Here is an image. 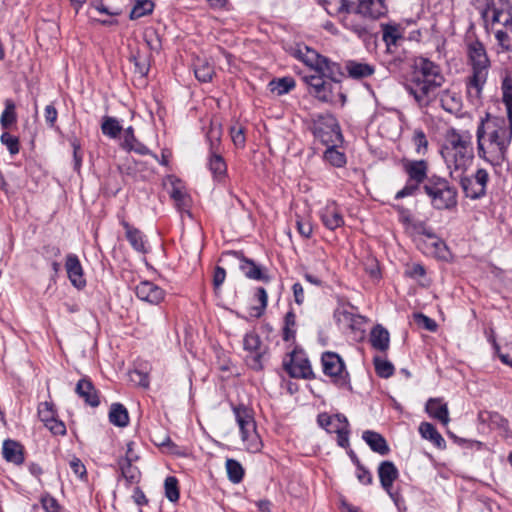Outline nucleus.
I'll use <instances>...</instances> for the list:
<instances>
[{
	"mask_svg": "<svg viewBox=\"0 0 512 512\" xmlns=\"http://www.w3.org/2000/svg\"><path fill=\"white\" fill-rule=\"evenodd\" d=\"M336 15L342 26L359 38H365L370 34L371 27L367 22L368 17L358 12V8L352 6L350 0H340Z\"/></svg>",
	"mask_w": 512,
	"mask_h": 512,
	"instance_id": "obj_7",
	"label": "nucleus"
},
{
	"mask_svg": "<svg viewBox=\"0 0 512 512\" xmlns=\"http://www.w3.org/2000/svg\"><path fill=\"white\" fill-rule=\"evenodd\" d=\"M323 373L333 382L344 385L347 382L348 372L341 357L334 352H325L321 357Z\"/></svg>",
	"mask_w": 512,
	"mask_h": 512,
	"instance_id": "obj_11",
	"label": "nucleus"
},
{
	"mask_svg": "<svg viewBox=\"0 0 512 512\" xmlns=\"http://www.w3.org/2000/svg\"><path fill=\"white\" fill-rule=\"evenodd\" d=\"M1 142L7 147L10 154L15 155L19 152V140L17 137L9 134L8 132H4L1 135Z\"/></svg>",
	"mask_w": 512,
	"mask_h": 512,
	"instance_id": "obj_54",
	"label": "nucleus"
},
{
	"mask_svg": "<svg viewBox=\"0 0 512 512\" xmlns=\"http://www.w3.org/2000/svg\"><path fill=\"white\" fill-rule=\"evenodd\" d=\"M362 438L374 452L380 455L388 454L389 446L381 434L367 430L363 432Z\"/></svg>",
	"mask_w": 512,
	"mask_h": 512,
	"instance_id": "obj_25",
	"label": "nucleus"
},
{
	"mask_svg": "<svg viewBox=\"0 0 512 512\" xmlns=\"http://www.w3.org/2000/svg\"><path fill=\"white\" fill-rule=\"evenodd\" d=\"M468 53L472 65V75L468 77L466 83L467 96L474 105H477L481 100L482 90L487 81L490 62L484 46L478 41L469 46Z\"/></svg>",
	"mask_w": 512,
	"mask_h": 512,
	"instance_id": "obj_5",
	"label": "nucleus"
},
{
	"mask_svg": "<svg viewBox=\"0 0 512 512\" xmlns=\"http://www.w3.org/2000/svg\"><path fill=\"white\" fill-rule=\"evenodd\" d=\"M136 296L150 304L157 305L165 297L164 290L151 281H142L135 287Z\"/></svg>",
	"mask_w": 512,
	"mask_h": 512,
	"instance_id": "obj_13",
	"label": "nucleus"
},
{
	"mask_svg": "<svg viewBox=\"0 0 512 512\" xmlns=\"http://www.w3.org/2000/svg\"><path fill=\"white\" fill-rule=\"evenodd\" d=\"M356 465H357L356 476H357V479L359 480V482H361L362 484H365V485L371 484L372 483L371 473L360 464L359 459H356Z\"/></svg>",
	"mask_w": 512,
	"mask_h": 512,
	"instance_id": "obj_59",
	"label": "nucleus"
},
{
	"mask_svg": "<svg viewBox=\"0 0 512 512\" xmlns=\"http://www.w3.org/2000/svg\"><path fill=\"white\" fill-rule=\"evenodd\" d=\"M378 476L383 489L392 497L391 489L399 472L391 461H383L378 467Z\"/></svg>",
	"mask_w": 512,
	"mask_h": 512,
	"instance_id": "obj_20",
	"label": "nucleus"
},
{
	"mask_svg": "<svg viewBox=\"0 0 512 512\" xmlns=\"http://www.w3.org/2000/svg\"><path fill=\"white\" fill-rule=\"evenodd\" d=\"M404 169L409 176L410 181L422 183L427 176V163L424 160L407 161Z\"/></svg>",
	"mask_w": 512,
	"mask_h": 512,
	"instance_id": "obj_28",
	"label": "nucleus"
},
{
	"mask_svg": "<svg viewBox=\"0 0 512 512\" xmlns=\"http://www.w3.org/2000/svg\"><path fill=\"white\" fill-rule=\"evenodd\" d=\"M231 139L237 147H244L245 135L242 127L232 126L230 129Z\"/></svg>",
	"mask_w": 512,
	"mask_h": 512,
	"instance_id": "obj_57",
	"label": "nucleus"
},
{
	"mask_svg": "<svg viewBox=\"0 0 512 512\" xmlns=\"http://www.w3.org/2000/svg\"><path fill=\"white\" fill-rule=\"evenodd\" d=\"M450 114H454L461 121L458 126L450 127V136L461 133V130H467L471 134L473 127V118L469 111L463 110L462 100L455 95L450 97Z\"/></svg>",
	"mask_w": 512,
	"mask_h": 512,
	"instance_id": "obj_12",
	"label": "nucleus"
},
{
	"mask_svg": "<svg viewBox=\"0 0 512 512\" xmlns=\"http://www.w3.org/2000/svg\"><path fill=\"white\" fill-rule=\"evenodd\" d=\"M286 371L293 378H309L312 368L307 358L302 355L292 354L289 363L285 364Z\"/></svg>",
	"mask_w": 512,
	"mask_h": 512,
	"instance_id": "obj_16",
	"label": "nucleus"
},
{
	"mask_svg": "<svg viewBox=\"0 0 512 512\" xmlns=\"http://www.w3.org/2000/svg\"><path fill=\"white\" fill-rule=\"evenodd\" d=\"M243 347L246 351L253 354L251 366L254 369H261V359L265 353V350L262 348L261 339L258 334L255 332H249L244 336L243 339Z\"/></svg>",
	"mask_w": 512,
	"mask_h": 512,
	"instance_id": "obj_17",
	"label": "nucleus"
},
{
	"mask_svg": "<svg viewBox=\"0 0 512 512\" xmlns=\"http://www.w3.org/2000/svg\"><path fill=\"white\" fill-rule=\"evenodd\" d=\"M298 57L315 72L302 77L308 93L321 102L344 106L346 95L340 85V66L308 47L299 49Z\"/></svg>",
	"mask_w": 512,
	"mask_h": 512,
	"instance_id": "obj_1",
	"label": "nucleus"
},
{
	"mask_svg": "<svg viewBox=\"0 0 512 512\" xmlns=\"http://www.w3.org/2000/svg\"><path fill=\"white\" fill-rule=\"evenodd\" d=\"M165 495L171 502H176L179 499L178 480L173 477H167L164 482Z\"/></svg>",
	"mask_w": 512,
	"mask_h": 512,
	"instance_id": "obj_49",
	"label": "nucleus"
},
{
	"mask_svg": "<svg viewBox=\"0 0 512 512\" xmlns=\"http://www.w3.org/2000/svg\"><path fill=\"white\" fill-rule=\"evenodd\" d=\"M327 162L335 167H342L346 163V157L343 153L335 149V146L328 145L324 153Z\"/></svg>",
	"mask_w": 512,
	"mask_h": 512,
	"instance_id": "obj_45",
	"label": "nucleus"
},
{
	"mask_svg": "<svg viewBox=\"0 0 512 512\" xmlns=\"http://www.w3.org/2000/svg\"><path fill=\"white\" fill-rule=\"evenodd\" d=\"M427 413L439 420L441 423L446 424L448 422V410L446 403L441 399H429L426 403Z\"/></svg>",
	"mask_w": 512,
	"mask_h": 512,
	"instance_id": "obj_30",
	"label": "nucleus"
},
{
	"mask_svg": "<svg viewBox=\"0 0 512 512\" xmlns=\"http://www.w3.org/2000/svg\"><path fill=\"white\" fill-rule=\"evenodd\" d=\"M413 142L416 146V151L422 153L427 148L428 142L423 131L416 130L413 135Z\"/></svg>",
	"mask_w": 512,
	"mask_h": 512,
	"instance_id": "obj_60",
	"label": "nucleus"
},
{
	"mask_svg": "<svg viewBox=\"0 0 512 512\" xmlns=\"http://www.w3.org/2000/svg\"><path fill=\"white\" fill-rule=\"evenodd\" d=\"M418 430L422 438L430 441L434 446L438 448H445V439L441 436V434L436 430V428L431 423L422 422Z\"/></svg>",
	"mask_w": 512,
	"mask_h": 512,
	"instance_id": "obj_31",
	"label": "nucleus"
},
{
	"mask_svg": "<svg viewBox=\"0 0 512 512\" xmlns=\"http://www.w3.org/2000/svg\"><path fill=\"white\" fill-rule=\"evenodd\" d=\"M170 196L179 209L188 206L189 197L181 186V182L179 180L172 181V190L170 192Z\"/></svg>",
	"mask_w": 512,
	"mask_h": 512,
	"instance_id": "obj_39",
	"label": "nucleus"
},
{
	"mask_svg": "<svg viewBox=\"0 0 512 512\" xmlns=\"http://www.w3.org/2000/svg\"><path fill=\"white\" fill-rule=\"evenodd\" d=\"M382 39L388 49L396 46L398 41L403 38L402 28L397 24H382Z\"/></svg>",
	"mask_w": 512,
	"mask_h": 512,
	"instance_id": "obj_34",
	"label": "nucleus"
},
{
	"mask_svg": "<svg viewBox=\"0 0 512 512\" xmlns=\"http://www.w3.org/2000/svg\"><path fill=\"white\" fill-rule=\"evenodd\" d=\"M154 4L150 0H139L133 6L130 12V19H139L153 11Z\"/></svg>",
	"mask_w": 512,
	"mask_h": 512,
	"instance_id": "obj_42",
	"label": "nucleus"
},
{
	"mask_svg": "<svg viewBox=\"0 0 512 512\" xmlns=\"http://www.w3.org/2000/svg\"><path fill=\"white\" fill-rule=\"evenodd\" d=\"M502 101L504 105L512 103V76L505 75L501 83Z\"/></svg>",
	"mask_w": 512,
	"mask_h": 512,
	"instance_id": "obj_52",
	"label": "nucleus"
},
{
	"mask_svg": "<svg viewBox=\"0 0 512 512\" xmlns=\"http://www.w3.org/2000/svg\"><path fill=\"white\" fill-rule=\"evenodd\" d=\"M131 60L135 66V72L140 76H146L149 71V61L148 57L144 54H141L139 51L131 56Z\"/></svg>",
	"mask_w": 512,
	"mask_h": 512,
	"instance_id": "obj_48",
	"label": "nucleus"
},
{
	"mask_svg": "<svg viewBox=\"0 0 512 512\" xmlns=\"http://www.w3.org/2000/svg\"><path fill=\"white\" fill-rule=\"evenodd\" d=\"M414 322L419 326L422 327L428 331H435L437 328V324L434 320L429 318L428 316L422 314V313H415L413 315Z\"/></svg>",
	"mask_w": 512,
	"mask_h": 512,
	"instance_id": "obj_53",
	"label": "nucleus"
},
{
	"mask_svg": "<svg viewBox=\"0 0 512 512\" xmlns=\"http://www.w3.org/2000/svg\"><path fill=\"white\" fill-rule=\"evenodd\" d=\"M42 506L46 512H59V504L53 497H44Z\"/></svg>",
	"mask_w": 512,
	"mask_h": 512,
	"instance_id": "obj_64",
	"label": "nucleus"
},
{
	"mask_svg": "<svg viewBox=\"0 0 512 512\" xmlns=\"http://www.w3.org/2000/svg\"><path fill=\"white\" fill-rule=\"evenodd\" d=\"M232 411L246 449L252 453L259 452L263 444L257 433L253 410L244 404H239L233 405Z\"/></svg>",
	"mask_w": 512,
	"mask_h": 512,
	"instance_id": "obj_6",
	"label": "nucleus"
},
{
	"mask_svg": "<svg viewBox=\"0 0 512 512\" xmlns=\"http://www.w3.org/2000/svg\"><path fill=\"white\" fill-rule=\"evenodd\" d=\"M472 134L467 130L450 136V145L453 153L452 178L461 188L464 196L471 200H478L486 196L489 173L484 168L472 169L473 150L471 146Z\"/></svg>",
	"mask_w": 512,
	"mask_h": 512,
	"instance_id": "obj_2",
	"label": "nucleus"
},
{
	"mask_svg": "<svg viewBox=\"0 0 512 512\" xmlns=\"http://www.w3.org/2000/svg\"><path fill=\"white\" fill-rule=\"evenodd\" d=\"M69 466L74 474L80 479H83L86 476V468L79 458L73 457L69 461Z\"/></svg>",
	"mask_w": 512,
	"mask_h": 512,
	"instance_id": "obj_58",
	"label": "nucleus"
},
{
	"mask_svg": "<svg viewBox=\"0 0 512 512\" xmlns=\"http://www.w3.org/2000/svg\"><path fill=\"white\" fill-rule=\"evenodd\" d=\"M478 154L492 165H500L506 160L512 141V129L504 121L489 125L484 131L482 125L477 130Z\"/></svg>",
	"mask_w": 512,
	"mask_h": 512,
	"instance_id": "obj_3",
	"label": "nucleus"
},
{
	"mask_svg": "<svg viewBox=\"0 0 512 512\" xmlns=\"http://www.w3.org/2000/svg\"><path fill=\"white\" fill-rule=\"evenodd\" d=\"M443 81L438 66L428 59L420 58L415 63L413 78L411 83L406 85V89L419 104H423L429 94Z\"/></svg>",
	"mask_w": 512,
	"mask_h": 512,
	"instance_id": "obj_4",
	"label": "nucleus"
},
{
	"mask_svg": "<svg viewBox=\"0 0 512 512\" xmlns=\"http://www.w3.org/2000/svg\"><path fill=\"white\" fill-rule=\"evenodd\" d=\"M358 12L370 20H377L388 12L386 0H356Z\"/></svg>",
	"mask_w": 512,
	"mask_h": 512,
	"instance_id": "obj_14",
	"label": "nucleus"
},
{
	"mask_svg": "<svg viewBox=\"0 0 512 512\" xmlns=\"http://www.w3.org/2000/svg\"><path fill=\"white\" fill-rule=\"evenodd\" d=\"M38 416L40 420L46 425L51 419L56 417L53 405L49 402H42L38 406Z\"/></svg>",
	"mask_w": 512,
	"mask_h": 512,
	"instance_id": "obj_51",
	"label": "nucleus"
},
{
	"mask_svg": "<svg viewBox=\"0 0 512 512\" xmlns=\"http://www.w3.org/2000/svg\"><path fill=\"white\" fill-rule=\"evenodd\" d=\"M119 466L123 477L130 483L137 482L140 476V471L133 462L119 461Z\"/></svg>",
	"mask_w": 512,
	"mask_h": 512,
	"instance_id": "obj_46",
	"label": "nucleus"
},
{
	"mask_svg": "<svg viewBox=\"0 0 512 512\" xmlns=\"http://www.w3.org/2000/svg\"><path fill=\"white\" fill-rule=\"evenodd\" d=\"M269 86L272 92L280 96L290 92L295 87V81L292 77H283L272 80Z\"/></svg>",
	"mask_w": 512,
	"mask_h": 512,
	"instance_id": "obj_40",
	"label": "nucleus"
},
{
	"mask_svg": "<svg viewBox=\"0 0 512 512\" xmlns=\"http://www.w3.org/2000/svg\"><path fill=\"white\" fill-rule=\"evenodd\" d=\"M65 269L71 284L77 289L85 287L83 268L79 258L75 254H68L65 262Z\"/></svg>",
	"mask_w": 512,
	"mask_h": 512,
	"instance_id": "obj_15",
	"label": "nucleus"
},
{
	"mask_svg": "<svg viewBox=\"0 0 512 512\" xmlns=\"http://www.w3.org/2000/svg\"><path fill=\"white\" fill-rule=\"evenodd\" d=\"M208 165L210 171L216 179L220 180L226 175L227 165L223 157L218 154L217 151L211 152Z\"/></svg>",
	"mask_w": 512,
	"mask_h": 512,
	"instance_id": "obj_37",
	"label": "nucleus"
},
{
	"mask_svg": "<svg viewBox=\"0 0 512 512\" xmlns=\"http://www.w3.org/2000/svg\"><path fill=\"white\" fill-rule=\"evenodd\" d=\"M226 470L228 478L231 482L239 483L243 479L244 469L238 461L234 459H227Z\"/></svg>",
	"mask_w": 512,
	"mask_h": 512,
	"instance_id": "obj_41",
	"label": "nucleus"
},
{
	"mask_svg": "<svg viewBox=\"0 0 512 512\" xmlns=\"http://www.w3.org/2000/svg\"><path fill=\"white\" fill-rule=\"evenodd\" d=\"M240 270L249 279L263 282L270 281V276L267 274L266 270L250 259L242 258Z\"/></svg>",
	"mask_w": 512,
	"mask_h": 512,
	"instance_id": "obj_23",
	"label": "nucleus"
},
{
	"mask_svg": "<svg viewBox=\"0 0 512 512\" xmlns=\"http://www.w3.org/2000/svg\"><path fill=\"white\" fill-rule=\"evenodd\" d=\"M296 226L298 232L305 238H309L312 234V225L309 221H304L302 219H298L296 221Z\"/></svg>",
	"mask_w": 512,
	"mask_h": 512,
	"instance_id": "obj_63",
	"label": "nucleus"
},
{
	"mask_svg": "<svg viewBox=\"0 0 512 512\" xmlns=\"http://www.w3.org/2000/svg\"><path fill=\"white\" fill-rule=\"evenodd\" d=\"M54 435H65L66 434V427L65 424L56 419H51L46 425H45Z\"/></svg>",
	"mask_w": 512,
	"mask_h": 512,
	"instance_id": "obj_61",
	"label": "nucleus"
},
{
	"mask_svg": "<svg viewBox=\"0 0 512 512\" xmlns=\"http://www.w3.org/2000/svg\"><path fill=\"white\" fill-rule=\"evenodd\" d=\"M295 314L293 312H288L285 316V327H284V339L289 340L295 333L293 329L295 326Z\"/></svg>",
	"mask_w": 512,
	"mask_h": 512,
	"instance_id": "obj_56",
	"label": "nucleus"
},
{
	"mask_svg": "<svg viewBox=\"0 0 512 512\" xmlns=\"http://www.w3.org/2000/svg\"><path fill=\"white\" fill-rule=\"evenodd\" d=\"M481 17L485 23L494 26L512 20V6L509 0H477Z\"/></svg>",
	"mask_w": 512,
	"mask_h": 512,
	"instance_id": "obj_8",
	"label": "nucleus"
},
{
	"mask_svg": "<svg viewBox=\"0 0 512 512\" xmlns=\"http://www.w3.org/2000/svg\"><path fill=\"white\" fill-rule=\"evenodd\" d=\"M426 193L431 198L432 204L437 209L448 208V200L445 197L448 191V185L446 181H441L437 184H427L424 186Z\"/></svg>",
	"mask_w": 512,
	"mask_h": 512,
	"instance_id": "obj_19",
	"label": "nucleus"
},
{
	"mask_svg": "<svg viewBox=\"0 0 512 512\" xmlns=\"http://www.w3.org/2000/svg\"><path fill=\"white\" fill-rule=\"evenodd\" d=\"M6 107L2 112L0 123L4 129H7L16 122L15 105L11 100H6Z\"/></svg>",
	"mask_w": 512,
	"mask_h": 512,
	"instance_id": "obj_47",
	"label": "nucleus"
},
{
	"mask_svg": "<svg viewBox=\"0 0 512 512\" xmlns=\"http://www.w3.org/2000/svg\"><path fill=\"white\" fill-rule=\"evenodd\" d=\"M501 24L503 28L495 32L497 44L502 52H512V20Z\"/></svg>",
	"mask_w": 512,
	"mask_h": 512,
	"instance_id": "obj_32",
	"label": "nucleus"
},
{
	"mask_svg": "<svg viewBox=\"0 0 512 512\" xmlns=\"http://www.w3.org/2000/svg\"><path fill=\"white\" fill-rule=\"evenodd\" d=\"M370 343L373 348L379 351H386L390 345V336L387 329L382 325H376L370 333Z\"/></svg>",
	"mask_w": 512,
	"mask_h": 512,
	"instance_id": "obj_27",
	"label": "nucleus"
},
{
	"mask_svg": "<svg viewBox=\"0 0 512 512\" xmlns=\"http://www.w3.org/2000/svg\"><path fill=\"white\" fill-rule=\"evenodd\" d=\"M420 183H416L413 181H408L407 184L397 192L396 198L400 199L409 195H412L419 187Z\"/></svg>",
	"mask_w": 512,
	"mask_h": 512,
	"instance_id": "obj_62",
	"label": "nucleus"
},
{
	"mask_svg": "<svg viewBox=\"0 0 512 512\" xmlns=\"http://www.w3.org/2000/svg\"><path fill=\"white\" fill-rule=\"evenodd\" d=\"M424 253L435 258L444 259L447 252L446 243L434 234H426L422 242Z\"/></svg>",
	"mask_w": 512,
	"mask_h": 512,
	"instance_id": "obj_21",
	"label": "nucleus"
},
{
	"mask_svg": "<svg viewBox=\"0 0 512 512\" xmlns=\"http://www.w3.org/2000/svg\"><path fill=\"white\" fill-rule=\"evenodd\" d=\"M194 74L200 82H209L214 75V68L206 59L197 58L194 61Z\"/></svg>",
	"mask_w": 512,
	"mask_h": 512,
	"instance_id": "obj_36",
	"label": "nucleus"
},
{
	"mask_svg": "<svg viewBox=\"0 0 512 512\" xmlns=\"http://www.w3.org/2000/svg\"><path fill=\"white\" fill-rule=\"evenodd\" d=\"M345 68L348 72V75L353 79L366 78L375 72L373 65L356 60L347 61Z\"/></svg>",
	"mask_w": 512,
	"mask_h": 512,
	"instance_id": "obj_26",
	"label": "nucleus"
},
{
	"mask_svg": "<svg viewBox=\"0 0 512 512\" xmlns=\"http://www.w3.org/2000/svg\"><path fill=\"white\" fill-rule=\"evenodd\" d=\"M450 439H452L455 444L459 445L460 447H463L464 449L479 450L482 447V443L479 441L460 438L451 432H450Z\"/></svg>",
	"mask_w": 512,
	"mask_h": 512,
	"instance_id": "obj_55",
	"label": "nucleus"
},
{
	"mask_svg": "<svg viewBox=\"0 0 512 512\" xmlns=\"http://www.w3.org/2000/svg\"><path fill=\"white\" fill-rule=\"evenodd\" d=\"M75 391L78 396L91 407H97L100 404L98 392L89 379H80L76 385Z\"/></svg>",
	"mask_w": 512,
	"mask_h": 512,
	"instance_id": "obj_22",
	"label": "nucleus"
},
{
	"mask_svg": "<svg viewBox=\"0 0 512 512\" xmlns=\"http://www.w3.org/2000/svg\"><path fill=\"white\" fill-rule=\"evenodd\" d=\"M375 371L382 378H389L393 375L394 366L391 362L379 356L374 357Z\"/></svg>",
	"mask_w": 512,
	"mask_h": 512,
	"instance_id": "obj_44",
	"label": "nucleus"
},
{
	"mask_svg": "<svg viewBox=\"0 0 512 512\" xmlns=\"http://www.w3.org/2000/svg\"><path fill=\"white\" fill-rule=\"evenodd\" d=\"M2 453L7 461L14 464H21L24 460L21 445L13 440L4 441Z\"/></svg>",
	"mask_w": 512,
	"mask_h": 512,
	"instance_id": "obj_33",
	"label": "nucleus"
},
{
	"mask_svg": "<svg viewBox=\"0 0 512 512\" xmlns=\"http://www.w3.org/2000/svg\"><path fill=\"white\" fill-rule=\"evenodd\" d=\"M317 422L328 433H335L337 435V444L340 447H349V422L344 415L321 413L318 415Z\"/></svg>",
	"mask_w": 512,
	"mask_h": 512,
	"instance_id": "obj_9",
	"label": "nucleus"
},
{
	"mask_svg": "<svg viewBox=\"0 0 512 512\" xmlns=\"http://www.w3.org/2000/svg\"><path fill=\"white\" fill-rule=\"evenodd\" d=\"M121 147L127 151H134L140 155H147L150 153V150L143 143L137 140L131 126L124 130Z\"/></svg>",
	"mask_w": 512,
	"mask_h": 512,
	"instance_id": "obj_24",
	"label": "nucleus"
},
{
	"mask_svg": "<svg viewBox=\"0 0 512 512\" xmlns=\"http://www.w3.org/2000/svg\"><path fill=\"white\" fill-rule=\"evenodd\" d=\"M255 298L259 302V306H254L251 308V316L261 317L267 307L268 303V295L266 290L263 287L257 288L255 292Z\"/></svg>",
	"mask_w": 512,
	"mask_h": 512,
	"instance_id": "obj_43",
	"label": "nucleus"
},
{
	"mask_svg": "<svg viewBox=\"0 0 512 512\" xmlns=\"http://www.w3.org/2000/svg\"><path fill=\"white\" fill-rule=\"evenodd\" d=\"M109 421L118 427H125L129 423V414L124 405L113 403L109 411Z\"/></svg>",
	"mask_w": 512,
	"mask_h": 512,
	"instance_id": "obj_35",
	"label": "nucleus"
},
{
	"mask_svg": "<svg viewBox=\"0 0 512 512\" xmlns=\"http://www.w3.org/2000/svg\"><path fill=\"white\" fill-rule=\"evenodd\" d=\"M123 226L126 230V238L131 246L140 253H147L145 236L136 228H133L128 223L124 222Z\"/></svg>",
	"mask_w": 512,
	"mask_h": 512,
	"instance_id": "obj_29",
	"label": "nucleus"
},
{
	"mask_svg": "<svg viewBox=\"0 0 512 512\" xmlns=\"http://www.w3.org/2000/svg\"><path fill=\"white\" fill-rule=\"evenodd\" d=\"M320 218L324 226L335 230L344 225L343 215L335 202H328L320 211Z\"/></svg>",
	"mask_w": 512,
	"mask_h": 512,
	"instance_id": "obj_18",
	"label": "nucleus"
},
{
	"mask_svg": "<svg viewBox=\"0 0 512 512\" xmlns=\"http://www.w3.org/2000/svg\"><path fill=\"white\" fill-rule=\"evenodd\" d=\"M313 133L326 146H336L342 141L340 127L332 115L319 117L314 123Z\"/></svg>",
	"mask_w": 512,
	"mask_h": 512,
	"instance_id": "obj_10",
	"label": "nucleus"
},
{
	"mask_svg": "<svg viewBox=\"0 0 512 512\" xmlns=\"http://www.w3.org/2000/svg\"><path fill=\"white\" fill-rule=\"evenodd\" d=\"M221 135V126L212 122L207 133V139L210 143L211 152L217 151V147L220 144Z\"/></svg>",
	"mask_w": 512,
	"mask_h": 512,
	"instance_id": "obj_50",
	"label": "nucleus"
},
{
	"mask_svg": "<svg viewBox=\"0 0 512 512\" xmlns=\"http://www.w3.org/2000/svg\"><path fill=\"white\" fill-rule=\"evenodd\" d=\"M122 130H123L122 125L115 117H111V116L103 117L102 124H101V131L105 136L115 139L120 135Z\"/></svg>",
	"mask_w": 512,
	"mask_h": 512,
	"instance_id": "obj_38",
	"label": "nucleus"
}]
</instances>
